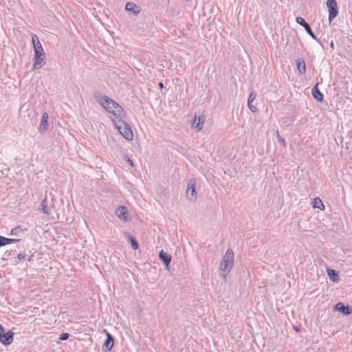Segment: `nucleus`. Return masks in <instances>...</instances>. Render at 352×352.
Segmentation results:
<instances>
[{
  "label": "nucleus",
  "mask_w": 352,
  "mask_h": 352,
  "mask_svg": "<svg viewBox=\"0 0 352 352\" xmlns=\"http://www.w3.org/2000/svg\"><path fill=\"white\" fill-rule=\"evenodd\" d=\"M297 69L300 74H304L306 72L305 62L302 58H298L296 60Z\"/></svg>",
  "instance_id": "aec40b11"
},
{
  "label": "nucleus",
  "mask_w": 352,
  "mask_h": 352,
  "mask_svg": "<svg viewBox=\"0 0 352 352\" xmlns=\"http://www.w3.org/2000/svg\"><path fill=\"white\" fill-rule=\"evenodd\" d=\"M111 100H113L109 97L107 96H102L98 99V102L100 103V104L109 112L110 111L111 104Z\"/></svg>",
  "instance_id": "1a4fd4ad"
},
{
  "label": "nucleus",
  "mask_w": 352,
  "mask_h": 352,
  "mask_svg": "<svg viewBox=\"0 0 352 352\" xmlns=\"http://www.w3.org/2000/svg\"><path fill=\"white\" fill-rule=\"evenodd\" d=\"M186 197L189 200L194 201L196 199L197 192L195 190V182L190 180L186 189Z\"/></svg>",
  "instance_id": "39448f33"
},
{
  "label": "nucleus",
  "mask_w": 352,
  "mask_h": 352,
  "mask_svg": "<svg viewBox=\"0 0 352 352\" xmlns=\"http://www.w3.org/2000/svg\"><path fill=\"white\" fill-rule=\"evenodd\" d=\"M13 336L14 333L12 331H8L0 336V342L4 345L10 344L13 341Z\"/></svg>",
  "instance_id": "0eeeda50"
},
{
  "label": "nucleus",
  "mask_w": 352,
  "mask_h": 352,
  "mask_svg": "<svg viewBox=\"0 0 352 352\" xmlns=\"http://www.w3.org/2000/svg\"><path fill=\"white\" fill-rule=\"evenodd\" d=\"M8 239L6 237L0 235V247L7 245Z\"/></svg>",
  "instance_id": "bb28decb"
},
{
  "label": "nucleus",
  "mask_w": 352,
  "mask_h": 352,
  "mask_svg": "<svg viewBox=\"0 0 352 352\" xmlns=\"http://www.w3.org/2000/svg\"><path fill=\"white\" fill-rule=\"evenodd\" d=\"M117 215L120 219H123L126 221H129L130 220V218L127 215L126 208L124 206H119L117 210Z\"/></svg>",
  "instance_id": "f8f14e48"
},
{
  "label": "nucleus",
  "mask_w": 352,
  "mask_h": 352,
  "mask_svg": "<svg viewBox=\"0 0 352 352\" xmlns=\"http://www.w3.org/2000/svg\"><path fill=\"white\" fill-rule=\"evenodd\" d=\"M312 206L313 208H318L320 210H324L325 208L324 205L319 197H316L313 199Z\"/></svg>",
  "instance_id": "412c9836"
},
{
  "label": "nucleus",
  "mask_w": 352,
  "mask_h": 352,
  "mask_svg": "<svg viewBox=\"0 0 352 352\" xmlns=\"http://www.w3.org/2000/svg\"><path fill=\"white\" fill-rule=\"evenodd\" d=\"M23 232L22 229L21 228L20 226H18V227H16L14 228H12L10 231V234L11 235H14V236H16L18 235L19 233H21Z\"/></svg>",
  "instance_id": "b1692460"
},
{
  "label": "nucleus",
  "mask_w": 352,
  "mask_h": 352,
  "mask_svg": "<svg viewBox=\"0 0 352 352\" xmlns=\"http://www.w3.org/2000/svg\"><path fill=\"white\" fill-rule=\"evenodd\" d=\"M33 256L31 255L29 258H28V261H32V258Z\"/></svg>",
  "instance_id": "f704fd0d"
},
{
  "label": "nucleus",
  "mask_w": 352,
  "mask_h": 352,
  "mask_svg": "<svg viewBox=\"0 0 352 352\" xmlns=\"http://www.w3.org/2000/svg\"><path fill=\"white\" fill-rule=\"evenodd\" d=\"M125 9L127 11L131 12L132 13L137 14L140 12V8L132 2H128L126 3Z\"/></svg>",
  "instance_id": "f3484780"
},
{
  "label": "nucleus",
  "mask_w": 352,
  "mask_h": 352,
  "mask_svg": "<svg viewBox=\"0 0 352 352\" xmlns=\"http://www.w3.org/2000/svg\"><path fill=\"white\" fill-rule=\"evenodd\" d=\"M116 128L120 134L127 140H132L133 138V131L129 124L122 120L116 122Z\"/></svg>",
  "instance_id": "f03ea898"
},
{
  "label": "nucleus",
  "mask_w": 352,
  "mask_h": 352,
  "mask_svg": "<svg viewBox=\"0 0 352 352\" xmlns=\"http://www.w3.org/2000/svg\"><path fill=\"white\" fill-rule=\"evenodd\" d=\"M124 234L127 236L129 239V241H130L131 247L133 250H137L139 248V244L135 238L133 236H131L129 232H125Z\"/></svg>",
  "instance_id": "4be33fe9"
},
{
  "label": "nucleus",
  "mask_w": 352,
  "mask_h": 352,
  "mask_svg": "<svg viewBox=\"0 0 352 352\" xmlns=\"http://www.w3.org/2000/svg\"><path fill=\"white\" fill-rule=\"evenodd\" d=\"M159 87H160V89H162L164 87L163 83L162 82H160L159 83Z\"/></svg>",
  "instance_id": "72a5a7b5"
},
{
  "label": "nucleus",
  "mask_w": 352,
  "mask_h": 352,
  "mask_svg": "<svg viewBox=\"0 0 352 352\" xmlns=\"http://www.w3.org/2000/svg\"><path fill=\"white\" fill-rule=\"evenodd\" d=\"M318 83H317L311 90L313 97L318 101L322 102L324 98L323 94L320 92L318 87Z\"/></svg>",
  "instance_id": "2eb2a0df"
},
{
  "label": "nucleus",
  "mask_w": 352,
  "mask_h": 352,
  "mask_svg": "<svg viewBox=\"0 0 352 352\" xmlns=\"http://www.w3.org/2000/svg\"><path fill=\"white\" fill-rule=\"evenodd\" d=\"M326 4L329 11L328 19L331 23L338 15V4L336 0H327Z\"/></svg>",
  "instance_id": "7ed1b4c3"
},
{
  "label": "nucleus",
  "mask_w": 352,
  "mask_h": 352,
  "mask_svg": "<svg viewBox=\"0 0 352 352\" xmlns=\"http://www.w3.org/2000/svg\"><path fill=\"white\" fill-rule=\"evenodd\" d=\"M327 272L331 280H332L333 282L338 280V273L336 270L332 269H327Z\"/></svg>",
  "instance_id": "5701e85b"
},
{
  "label": "nucleus",
  "mask_w": 352,
  "mask_h": 352,
  "mask_svg": "<svg viewBox=\"0 0 352 352\" xmlns=\"http://www.w3.org/2000/svg\"><path fill=\"white\" fill-rule=\"evenodd\" d=\"M252 103V102L248 103V105L249 109H250L252 112H256V111H257V108H256L255 106H254Z\"/></svg>",
  "instance_id": "c85d7f7f"
},
{
  "label": "nucleus",
  "mask_w": 352,
  "mask_h": 352,
  "mask_svg": "<svg viewBox=\"0 0 352 352\" xmlns=\"http://www.w3.org/2000/svg\"><path fill=\"white\" fill-rule=\"evenodd\" d=\"M114 343L113 337L109 333H107V338L103 344L102 347L105 349V351H110Z\"/></svg>",
  "instance_id": "dca6fc26"
},
{
  "label": "nucleus",
  "mask_w": 352,
  "mask_h": 352,
  "mask_svg": "<svg viewBox=\"0 0 352 352\" xmlns=\"http://www.w3.org/2000/svg\"><path fill=\"white\" fill-rule=\"evenodd\" d=\"M234 252L232 250L228 249L223 257V260L220 263L219 270L224 272L223 276L226 278L234 265Z\"/></svg>",
  "instance_id": "f257e3e1"
},
{
  "label": "nucleus",
  "mask_w": 352,
  "mask_h": 352,
  "mask_svg": "<svg viewBox=\"0 0 352 352\" xmlns=\"http://www.w3.org/2000/svg\"><path fill=\"white\" fill-rule=\"evenodd\" d=\"M331 47H333V42H331Z\"/></svg>",
  "instance_id": "c9c22d12"
},
{
  "label": "nucleus",
  "mask_w": 352,
  "mask_h": 352,
  "mask_svg": "<svg viewBox=\"0 0 352 352\" xmlns=\"http://www.w3.org/2000/svg\"><path fill=\"white\" fill-rule=\"evenodd\" d=\"M276 136L278 139V141L279 143H280L283 146H286V143H285V141L284 140V138H283L280 135V133L278 132V131H276Z\"/></svg>",
  "instance_id": "393cba45"
},
{
  "label": "nucleus",
  "mask_w": 352,
  "mask_h": 352,
  "mask_svg": "<svg viewBox=\"0 0 352 352\" xmlns=\"http://www.w3.org/2000/svg\"><path fill=\"white\" fill-rule=\"evenodd\" d=\"M45 57L40 56L39 58H36V56H34L33 69H36L42 67L45 64Z\"/></svg>",
  "instance_id": "a211bd4d"
},
{
  "label": "nucleus",
  "mask_w": 352,
  "mask_h": 352,
  "mask_svg": "<svg viewBox=\"0 0 352 352\" xmlns=\"http://www.w3.org/2000/svg\"><path fill=\"white\" fill-rule=\"evenodd\" d=\"M256 98V94L251 93L249 96L248 103L252 102Z\"/></svg>",
  "instance_id": "cd10ccee"
},
{
  "label": "nucleus",
  "mask_w": 352,
  "mask_h": 352,
  "mask_svg": "<svg viewBox=\"0 0 352 352\" xmlns=\"http://www.w3.org/2000/svg\"><path fill=\"white\" fill-rule=\"evenodd\" d=\"M25 258V255L24 254H19L17 255V258L19 260H22V259H24Z\"/></svg>",
  "instance_id": "2f4dec72"
},
{
  "label": "nucleus",
  "mask_w": 352,
  "mask_h": 352,
  "mask_svg": "<svg viewBox=\"0 0 352 352\" xmlns=\"http://www.w3.org/2000/svg\"><path fill=\"white\" fill-rule=\"evenodd\" d=\"M69 334L68 333H62L59 336V340H66L69 338Z\"/></svg>",
  "instance_id": "a878e982"
},
{
  "label": "nucleus",
  "mask_w": 352,
  "mask_h": 352,
  "mask_svg": "<svg viewBox=\"0 0 352 352\" xmlns=\"http://www.w3.org/2000/svg\"><path fill=\"white\" fill-rule=\"evenodd\" d=\"M51 206L52 200H49L47 197H45L41 204V209L43 213L46 214H50L51 213Z\"/></svg>",
  "instance_id": "9d476101"
},
{
  "label": "nucleus",
  "mask_w": 352,
  "mask_h": 352,
  "mask_svg": "<svg viewBox=\"0 0 352 352\" xmlns=\"http://www.w3.org/2000/svg\"><path fill=\"white\" fill-rule=\"evenodd\" d=\"M5 330H4V328L3 327V326L0 324V336H1L2 333H5L4 332Z\"/></svg>",
  "instance_id": "473e14b6"
},
{
  "label": "nucleus",
  "mask_w": 352,
  "mask_h": 352,
  "mask_svg": "<svg viewBox=\"0 0 352 352\" xmlns=\"http://www.w3.org/2000/svg\"><path fill=\"white\" fill-rule=\"evenodd\" d=\"M334 310L340 311L344 316H349L352 313V309L349 306L344 305L342 302L337 303L334 307Z\"/></svg>",
  "instance_id": "6e6552de"
},
{
  "label": "nucleus",
  "mask_w": 352,
  "mask_h": 352,
  "mask_svg": "<svg viewBox=\"0 0 352 352\" xmlns=\"http://www.w3.org/2000/svg\"><path fill=\"white\" fill-rule=\"evenodd\" d=\"M296 21L300 25H302L305 30H306L307 33L314 40H316L318 41L316 35L314 34V32H312L309 25L306 22V21L300 17V16H298L296 17Z\"/></svg>",
  "instance_id": "423d86ee"
},
{
  "label": "nucleus",
  "mask_w": 352,
  "mask_h": 352,
  "mask_svg": "<svg viewBox=\"0 0 352 352\" xmlns=\"http://www.w3.org/2000/svg\"><path fill=\"white\" fill-rule=\"evenodd\" d=\"M124 160H126L129 162V164L131 165V166H132V167L134 166L133 162L130 160V158L127 155H125Z\"/></svg>",
  "instance_id": "7c9ffc66"
},
{
  "label": "nucleus",
  "mask_w": 352,
  "mask_h": 352,
  "mask_svg": "<svg viewBox=\"0 0 352 352\" xmlns=\"http://www.w3.org/2000/svg\"><path fill=\"white\" fill-rule=\"evenodd\" d=\"M32 40L34 45V56H36V58H39L40 56L45 57V54L43 49L42 45L40 43L37 36L33 35L32 36Z\"/></svg>",
  "instance_id": "20e7f679"
},
{
  "label": "nucleus",
  "mask_w": 352,
  "mask_h": 352,
  "mask_svg": "<svg viewBox=\"0 0 352 352\" xmlns=\"http://www.w3.org/2000/svg\"><path fill=\"white\" fill-rule=\"evenodd\" d=\"M204 122V118L203 117L195 116L194 118V122H193L192 126H193V127L197 129L198 131H200L203 128Z\"/></svg>",
  "instance_id": "6ab92c4d"
},
{
  "label": "nucleus",
  "mask_w": 352,
  "mask_h": 352,
  "mask_svg": "<svg viewBox=\"0 0 352 352\" xmlns=\"http://www.w3.org/2000/svg\"><path fill=\"white\" fill-rule=\"evenodd\" d=\"M7 239H8L7 244H10V243H15V242L19 241V239H9V238H7Z\"/></svg>",
  "instance_id": "c756f323"
},
{
  "label": "nucleus",
  "mask_w": 352,
  "mask_h": 352,
  "mask_svg": "<svg viewBox=\"0 0 352 352\" xmlns=\"http://www.w3.org/2000/svg\"><path fill=\"white\" fill-rule=\"evenodd\" d=\"M160 259L164 263L166 267H168L170 263L172 256L164 250H161L159 253Z\"/></svg>",
  "instance_id": "ddd939ff"
},
{
  "label": "nucleus",
  "mask_w": 352,
  "mask_h": 352,
  "mask_svg": "<svg viewBox=\"0 0 352 352\" xmlns=\"http://www.w3.org/2000/svg\"><path fill=\"white\" fill-rule=\"evenodd\" d=\"M110 103L111 104L110 113L120 116L123 112V108L118 102L114 100H111Z\"/></svg>",
  "instance_id": "9b49d317"
},
{
  "label": "nucleus",
  "mask_w": 352,
  "mask_h": 352,
  "mask_svg": "<svg viewBox=\"0 0 352 352\" xmlns=\"http://www.w3.org/2000/svg\"><path fill=\"white\" fill-rule=\"evenodd\" d=\"M48 118H49V116H48L47 113L45 112V113H43L41 121L39 128H38L40 131H46L47 129Z\"/></svg>",
  "instance_id": "4468645a"
}]
</instances>
